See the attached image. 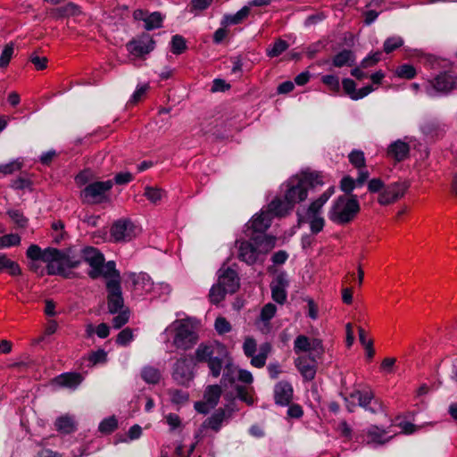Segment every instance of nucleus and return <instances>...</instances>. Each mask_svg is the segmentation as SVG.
Segmentation results:
<instances>
[{"mask_svg":"<svg viewBox=\"0 0 457 457\" xmlns=\"http://www.w3.org/2000/svg\"><path fill=\"white\" fill-rule=\"evenodd\" d=\"M328 201L317 198L309 204L303 216H320L321 208Z\"/></svg>","mask_w":457,"mask_h":457,"instance_id":"52","label":"nucleus"},{"mask_svg":"<svg viewBox=\"0 0 457 457\" xmlns=\"http://www.w3.org/2000/svg\"><path fill=\"white\" fill-rule=\"evenodd\" d=\"M262 252V254H267L276 247L277 237L266 233L251 234L249 241Z\"/></svg>","mask_w":457,"mask_h":457,"instance_id":"19","label":"nucleus"},{"mask_svg":"<svg viewBox=\"0 0 457 457\" xmlns=\"http://www.w3.org/2000/svg\"><path fill=\"white\" fill-rule=\"evenodd\" d=\"M106 303L110 314L115 315L124 310L121 284L118 280H106Z\"/></svg>","mask_w":457,"mask_h":457,"instance_id":"9","label":"nucleus"},{"mask_svg":"<svg viewBox=\"0 0 457 457\" xmlns=\"http://www.w3.org/2000/svg\"><path fill=\"white\" fill-rule=\"evenodd\" d=\"M170 46L173 54L180 55L187 50L186 38L180 35H174L170 41Z\"/></svg>","mask_w":457,"mask_h":457,"instance_id":"40","label":"nucleus"},{"mask_svg":"<svg viewBox=\"0 0 457 457\" xmlns=\"http://www.w3.org/2000/svg\"><path fill=\"white\" fill-rule=\"evenodd\" d=\"M320 80L324 85L328 86L333 93L337 94L340 91V82L336 75H323Z\"/></svg>","mask_w":457,"mask_h":457,"instance_id":"54","label":"nucleus"},{"mask_svg":"<svg viewBox=\"0 0 457 457\" xmlns=\"http://www.w3.org/2000/svg\"><path fill=\"white\" fill-rule=\"evenodd\" d=\"M233 411L231 408L228 405V411L225 409L220 408L216 410L209 418H207L202 427L209 428L214 432H218L220 430L221 423L225 420L226 417H229L230 413Z\"/></svg>","mask_w":457,"mask_h":457,"instance_id":"22","label":"nucleus"},{"mask_svg":"<svg viewBox=\"0 0 457 457\" xmlns=\"http://www.w3.org/2000/svg\"><path fill=\"white\" fill-rule=\"evenodd\" d=\"M82 259L93 268L92 270L87 272V276L93 279L98 278L101 276V267L105 262L101 251L95 246H87L82 249Z\"/></svg>","mask_w":457,"mask_h":457,"instance_id":"12","label":"nucleus"},{"mask_svg":"<svg viewBox=\"0 0 457 457\" xmlns=\"http://www.w3.org/2000/svg\"><path fill=\"white\" fill-rule=\"evenodd\" d=\"M421 131L427 137H438L440 133V125L438 121L430 120L422 124Z\"/></svg>","mask_w":457,"mask_h":457,"instance_id":"49","label":"nucleus"},{"mask_svg":"<svg viewBox=\"0 0 457 457\" xmlns=\"http://www.w3.org/2000/svg\"><path fill=\"white\" fill-rule=\"evenodd\" d=\"M221 386L212 385L208 386L204 391V400L210 405V408H215L220 399Z\"/></svg>","mask_w":457,"mask_h":457,"instance_id":"34","label":"nucleus"},{"mask_svg":"<svg viewBox=\"0 0 457 457\" xmlns=\"http://www.w3.org/2000/svg\"><path fill=\"white\" fill-rule=\"evenodd\" d=\"M101 276L109 278L106 281H118L121 284V279L120 278V271L115 267L114 261H109L103 264L101 267Z\"/></svg>","mask_w":457,"mask_h":457,"instance_id":"33","label":"nucleus"},{"mask_svg":"<svg viewBox=\"0 0 457 457\" xmlns=\"http://www.w3.org/2000/svg\"><path fill=\"white\" fill-rule=\"evenodd\" d=\"M168 395L172 403L181 405L189 401V394L187 391H182L178 388H169Z\"/></svg>","mask_w":457,"mask_h":457,"instance_id":"39","label":"nucleus"},{"mask_svg":"<svg viewBox=\"0 0 457 457\" xmlns=\"http://www.w3.org/2000/svg\"><path fill=\"white\" fill-rule=\"evenodd\" d=\"M361 212L360 202L357 195L337 196L332 201L330 210L328 212V218L339 226H345L355 220Z\"/></svg>","mask_w":457,"mask_h":457,"instance_id":"3","label":"nucleus"},{"mask_svg":"<svg viewBox=\"0 0 457 457\" xmlns=\"http://www.w3.org/2000/svg\"><path fill=\"white\" fill-rule=\"evenodd\" d=\"M54 427L58 432L65 435H70L76 431L74 420L68 415L59 416L54 421Z\"/></svg>","mask_w":457,"mask_h":457,"instance_id":"29","label":"nucleus"},{"mask_svg":"<svg viewBox=\"0 0 457 457\" xmlns=\"http://www.w3.org/2000/svg\"><path fill=\"white\" fill-rule=\"evenodd\" d=\"M348 162H350L353 168L360 170L361 168L365 167L364 153L361 150L354 149L348 154Z\"/></svg>","mask_w":457,"mask_h":457,"instance_id":"46","label":"nucleus"},{"mask_svg":"<svg viewBox=\"0 0 457 457\" xmlns=\"http://www.w3.org/2000/svg\"><path fill=\"white\" fill-rule=\"evenodd\" d=\"M227 294H229L226 287L213 285L209 292V300L213 304H218L225 299Z\"/></svg>","mask_w":457,"mask_h":457,"instance_id":"44","label":"nucleus"},{"mask_svg":"<svg viewBox=\"0 0 457 457\" xmlns=\"http://www.w3.org/2000/svg\"><path fill=\"white\" fill-rule=\"evenodd\" d=\"M5 270L12 277L22 275V270L18 262L7 257L6 253H0V272Z\"/></svg>","mask_w":457,"mask_h":457,"instance_id":"28","label":"nucleus"},{"mask_svg":"<svg viewBox=\"0 0 457 457\" xmlns=\"http://www.w3.org/2000/svg\"><path fill=\"white\" fill-rule=\"evenodd\" d=\"M217 349L224 350V345L217 343L213 345L212 343H202L197 345L195 350L194 355H188L189 360H193L194 365L200 363L208 364L210 374L213 378L220 376L222 365L224 361L220 354H215Z\"/></svg>","mask_w":457,"mask_h":457,"instance_id":"4","label":"nucleus"},{"mask_svg":"<svg viewBox=\"0 0 457 457\" xmlns=\"http://www.w3.org/2000/svg\"><path fill=\"white\" fill-rule=\"evenodd\" d=\"M272 216L281 217L277 215L271 211L268 210V212H262L260 215L253 217L250 220L249 228L252 229V234L264 233L266 229L270 226V219Z\"/></svg>","mask_w":457,"mask_h":457,"instance_id":"20","label":"nucleus"},{"mask_svg":"<svg viewBox=\"0 0 457 457\" xmlns=\"http://www.w3.org/2000/svg\"><path fill=\"white\" fill-rule=\"evenodd\" d=\"M230 88V85L225 79L216 78L212 80V92H225Z\"/></svg>","mask_w":457,"mask_h":457,"instance_id":"62","label":"nucleus"},{"mask_svg":"<svg viewBox=\"0 0 457 457\" xmlns=\"http://www.w3.org/2000/svg\"><path fill=\"white\" fill-rule=\"evenodd\" d=\"M146 199H148L149 202L155 204L159 203L163 195V191L161 188L154 187L150 186H146L145 188V195Z\"/></svg>","mask_w":457,"mask_h":457,"instance_id":"48","label":"nucleus"},{"mask_svg":"<svg viewBox=\"0 0 457 457\" xmlns=\"http://www.w3.org/2000/svg\"><path fill=\"white\" fill-rule=\"evenodd\" d=\"M50 14L51 17L55 20H62L64 18L78 17L82 14V11L79 4L69 2L65 5L52 9Z\"/></svg>","mask_w":457,"mask_h":457,"instance_id":"21","label":"nucleus"},{"mask_svg":"<svg viewBox=\"0 0 457 457\" xmlns=\"http://www.w3.org/2000/svg\"><path fill=\"white\" fill-rule=\"evenodd\" d=\"M193 360L188 355L182 354L174 361L172 367V379L180 386L188 387L190 381L194 379Z\"/></svg>","mask_w":457,"mask_h":457,"instance_id":"8","label":"nucleus"},{"mask_svg":"<svg viewBox=\"0 0 457 457\" xmlns=\"http://www.w3.org/2000/svg\"><path fill=\"white\" fill-rule=\"evenodd\" d=\"M250 13V7L244 6L240 9V11L237 12L233 14H225L223 20H221V25L229 26V25H237L241 24L245 19L248 17Z\"/></svg>","mask_w":457,"mask_h":457,"instance_id":"30","label":"nucleus"},{"mask_svg":"<svg viewBox=\"0 0 457 457\" xmlns=\"http://www.w3.org/2000/svg\"><path fill=\"white\" fill-rule=\"evenodd\" d=\"M243 349L245 356L253 357V355L256 353L257 349L256 340L250 337L245 338Z\"/></svg>","mask_w":457,"mask_h":457,"instance_id":"58","label":"nucleus"},{"mask_svg":"<svg viewBox=\"0 0 457 457\" xmlns=\"http://www.w3.org/2000/svg\"><path fill=\"white\" fill-rule=\"evenodd\" d=\"M6 214L17 228H26L28 225V219L23 215L21 210L9 209L7 210Z\"/></svg>","mask_w":457,"mask_h":457,"instance_id":"42","label":"nucleus"},{"mask_svg":"<svg viewBox=\"0 0 457 457\" xmlns=\"http://www.w3.org/2000/svg\"><path fill=\"white\" fill-rule=\"evenodd\" d=\"M277 307L272 303H268L261 310L262 321H270L276 315Z\"/></svg>","mask_w":457,"mask_h":457,"instance_id":"56","label":"nucleus"},{"mask_svg":"<svg viewBox=\"0 0 457 457\" xmlns=\"http://www.w3.org/2000/svg\"><path fill=\"white\" fill-rule=\"evenodd\" d=\"M155 41L154 37L146 32H143L141 36L133 37L132 40L126 44V49L129 54L142 57L154 51Z\"/></svg>","mask_w":457,"mask_h":457,"instance_id":"11","label":"nucleus"},{"mask_svg":"<svg viewBox=\"0 0 457 457\" xmlns=\"http://www.w3.org/2000/svg\"><path fill=\"white\" fill-rule=\"evenodd\" d=\"M408 189L406 182H392L384 189L379 191L378 204L380 205H389L399 200L404 195V192Z\"/></svg>","mask_w":457,"mask_h":457,"instance_id":"13","label":"nucleus"},{"mask_svg":"<svg viewBox=\"0 0 457 457\" xmlns=\"http://www.w3.org/2000/svg\"><path fill=\"white\" fill-rule=\"evenodd\" d=\"M372 85L369 84L367 86L362 87L360 89H356L354 93H353L351 96V100L358 101L363 99L368 96V95L371 94L373 91Z\"/></svg>","mask_w":457,"mask_h":457,"instance_id":"61","label":"nucleus"},{"mask_svg":"<svg viewBox=\"0 0 457 457\" xmlns=\"http://www.w3.org/2000/svg\"><path fill=\"white\" fill-rule=\"evenodd\" d=\"M13 54L14 43L11 41L4 46L2 54H0V70L6 69L8 67Z\"/></svg>","mask_w":457,"mask_h":457,"instance_id":"38","label":"nucleus"},{"mask_svg":"<svg viewBox=\"0 0 457 457\" xmlns=\"http://www.w3.org/2000/svg\"><path fill=\"white\" fill-rule=\"evenodd\" d=\"M113 187L112 179L105 181L90 182L81 191V197L86 203L91 204H101L110 202L108 192Z\"/></svg>","mask_w":457,"mask_h":457,"instance_id":"6","label":"nucleus"},{"mask_svg":"<svg viewBox=\"0 0 457 457\" xmlns=\"http://www.w3.org/2000/svg\"><path fill=\"white\" fill-rule=\"evenodd\" d=\"M324 181L321 174L318 171L302 170L299 173L289 177L285 182L284 201L275 197L270 202L268 208L280 217H285L296 204H299L308 197V192L315 190L317 187H322Z\"/></svg>","mask_w":457,"mask_h":457,"instance_id":"1","label":"nucleus"},{"mask_svg":"<svg viewBox=\"0 0 457 457\" xmlns=\"http://www.w3.org/2000/svg\"><path fill=\"white\" fill-rule=\"evenodd\" d=\"M21 169L20 162L13 161L7 164H0V175L6 176Z\"/></svg>","mask_w":457,"mask_h":457,"instance_id":"64","label":"nucleus"},{"mask_svg":"<svg viewBox=\"0 0 457 457\" xmlns=\"http://www.w3.org/2000/svg\"><path fill=\"white\" fill-rule=\"evenodd\" d=\"M355 54L350 49H344L336 54L332 58V65L335 68L352 67L355 63Z\"/></svg>","mask_w":457,"mask_h":457,"instance_id":"26","label":"nucleus"},{"mask_svg":"<svg viewBox=\"0 0 457 457\" xmlns=\"http://www.w3.org/2000/svg\"><path fill=\"white\" fill-rule=\"evenodd\" d=\"M386 187V186L380 178H375L368 181V191L372 194L378 193Z\"/></svg>","mask_w":457,"mask_h":457,"instance_id":"60","label":"nucleus"},{"mask_svg":"<svg viewBox=\"0 0 457 457\" xmlns=\"http://www.w3.org/2000/svg\"><path fill=\"white\" fill-rule=\"evenodd\" d=\"M395 74L400 79H412L416 76V69L411 64L403 63L396 68Z\"/></svg>","mask_w":457,"mask_h":457,"instance_id":"47","label":"nucleus"},{"mask_svg":"<svg viewBox=\"0 0 457 457\" xmlns=\"http://www.w3.org/2000/svg\"><path fill=\"white\" fill-rule=\"evenodd\" d=\"M214 329H216L218 334L225 335L231 330V327L226 318L218 317L216 320H214Z\"/></svg>","mask_w":457,"mask_h":457,"instance_id":"57","label":"nucleus"},{"mask_svg":"<svg viewBox=\"0 0 457 457\" xmlns=\"http://www.w3.org/2000/svg\"><path fill=\"white\" fill-rule=\"evenodd\" d=\"M135 229L137 226L130 220H118L111 226L110 233L114 242H129L135 237Z\"/></svg>","mask_w":457,"mask_h":457,"instance_id":"14","label":"nucleus"},{"mask_svg":"<svg viewBox=\"0 0 457 457\" xmlns=\"http://www.w3.org/2000/svg\"><path fill=\"white\" fill-rule=\"evenodd\" d=\"M116 314L117 315L112 318V327L114 329H119L129 321L130 312L129 309L126 308L124 311L119 312Z\"/></svg>","mask_w":457,"mask_h":457,"instance_id":"51","label":"nucleus"},{"mask_svg":"<svg viewBox=\"0 0 457 457\" xmlns=\"http://www.w3.org/2000/svg\"><path fill=\"white\" fill-rule=\"evenodd\" d=\"M293 395V386L289 381L280 380L273 387V400L281 407H286L292 403Z\"/></svg>","mask_w":457,"mask_h":457,"instance_id":"17","label":"nucleus"},{"mask_svg":"<svg viewBox=\"0 0 457 457\" xmlns=\"http://www.w3.org/2000/svg\"><path fill=\"white\" fill-rule=\"evenodd\" d=\"M26 257L30 261H40L46 263L47 276H60L64 278H71V272L66 269L74 270L81 264L80 260L71 256V248L61 250L55 247L47 246L40 248L38 245L31 244L26 250Z\"/></svg>","mask_w":457,"mask_h":457,"instance_id":"2","label":"nucleus"},{"mask_svg":"<svg viewBox=\"0 0 457 457\" xmlns=\"http://www.w3.org/2000/svg\"><path fill=\"white\" fill-rule=\"evenodd\" d=\"M386 433L387 431L386 429L380 428L376 425H371L367 430V436L369 441L377 445H383L391 439V436L386 439L383 438L386 436Z\"/></svg>","mask_w":457,"mask_h":457,"instance_id":"32","label":"nucleus"},{"mask_svg":"<svg viewBox=\"0 0 457 457\" xmlns=\"http://www.w3.org/2000/svg\"><path fill=\"white\" fill-rule=\"evenodd\" d=\"M133 330L129 328H125L118 333L116 344L119 346H127L133 340Z\"/></svg>","mask_w":457,"mask_h":457,"instance_id":"53","label":"nucleus"},{"mask_svg":"<svg viewBox=\"0 0 457 457\" xmlns=\"http://www.w3.org/2000/svg\"><path fill=\"white\" fill-rule=\"evenodd\" d=\"M295 365L304 382L315 379L318 364L307 363L304 360H295Z\"/></svg>","mask_w":457,"mask_h":457,"instance_id":"27","label":"nucleus"},{"mask_svg":"<svg viewBox=\"0 0 457 457\" xmlns=\"http://www.w3.org/2000/svg\"><path fill=\"white\" fill-rule=\"evenodd\" d=\"M216 285L226 288L229 294H235L240 288V278L236 270L228 268L218 276Z\"/></svg>","mask_w":457,"mask_h":457,"instance_id":"18","label":"nucleus"},{"mask_svg":"<svg viewBox=\"0 0 457 457\" xmlns=\"http://www.w3.org/2000/svg\"><path fill=\"white\" fill-rule=\"evenodd\" d=\"M359 187H361L355 183L353 179L351 176L346 175L340 179L339 189L340 191L344 192V194L340 195L339 196L351 197V195H357L356 194L353 193V191Z\"/></svg>","mask_w":457,"mask_h":457,"instance_id":"36","label":"nucleus"},{"mask_svg":"<svg viewBox=\"0 0 457 457\" xmlns=\"http://www.w3.org/2000/svg\"><path fill=\"white\" fill-rule=\"evenodd\" d=\"M159 370L154 367H145L141 370L142 380L148 384L156 385L160 380Z\"/></svg>","mask_w":457,"mask_h":457,"instance_id":"37","label":"nucleus"},{"mask_svg":"<svg viewBox=\"0 0 457 457\" xmlns=\"http://www.w3.org/2000/svg\"><path fill=\"white\" fill-rule=\"evenodd\" d=\"M297 223H309L311 227V232L312 235H317L324 229L325 220L321 216H303L300 210L296 212Z\"/></svg>","mask_w":457,"mask_h":457,"instance_id":"24","label":"nucleus"},{"mask_svg":"<svg viewBox=\"0 0 457 457\" xmlns=\"http://www.w3.org/2000/svg\"><path fill=\"white\" fill-rule=\"evenodd\" d=\"M403 45V37L399 36H393L386 39L383 44V51L385 54H389Z\"/></svg>","mask_w":457,"mask_h":457,"instance_id":"43","label":"nucleus"},{"mask_svg":"<svg viewBox=\"0 0 457 457\" xmlns=\"http://www.w3.org/2000/svg\"><path fill=\"white\" fill-rule=\"evenodd\" d=\"M237 244L239 245V250H237V259L245 262L249 266L255 264L260 259V256L264 255L250 241L237 240Z\"/></svg>","mask_w":457,"mask_h":457,"instance_id":"16","label":"nucleus"},{"mask_svg":"<svg viewBox=\"0 0 457 457\" xmlns=\"http://www.w3.org/2000/svg\"><path fill=\"white\" fill-rule=\"evenodd\" d=\"M29 62L34 64V67L37 71H44L46 69L47 58L46 56H39L35 53L30 54Z\"/></svg>","mask_w":457,"mask_h":457,"instance_id":"59","label":"nucleus"},{"mask_svg":"<svg viewBox=\"0 0 457 457\" xmlns=\"http://www.w3.org/2000/svg\"><path fill=\"white\" fill-rule=\"evenodd\" d=\"M311 343L312 340L309 339L308 337L304 335H299L295 340V347H293V350H295V354H300L301 353H309Z\"/></svg>","mask_w":457,"mask_h":457,"instance_id":"45","label":"nucleus"},{"mask_svg":"<svg viewBox=\"0 0 457 457\" xmlns=\"http://www.w3.org/2000/svg\"><path fill=\"white\" fill-rule=\"evenodd\" d=\"M21 237L18 234H7L0 237V249L19 245Z\"/></svg>","mask_w":457,"mask_h":457,"instance_id":"50","label":"nucleus"},{"mask_svg":"<svg viewBox=\"0 0 457 457\" xmlns=\"http://www.w3.org/2000/svg\"><path fill=\"white\" fill-rule=\"evenodd\" d=\"M54 381L62 387L76 389L81 385L83 376L81 373L66 372L55 377Z\"/></svg>","mask_w":457,"mask_h":457,"instance_id":"23","label":"nucleus"},{"mask_svg":"<svg viewBox=\"0 0 457 457\" xmlns=\"http://www.w3.org/2000/svg\"><path fill=\"white\" fill-rule=\"evenodd\" d=\"M164 18L165 16L157 11L146 15L145 21H143L145 29L150 31L162 28Z\"/></svg>","mask_w":457,"mask_h":457,"instance_id":"35","label":"nucleus"},{"mask_svg":"<svg viewBox=\"0 0 457 457\" xmlns=\"http://www.w3.org/2000/svg\"><path fill=\"white\" fill-rule=\"evenodd\" d=\"M288 47L289 44L283 38L278 37L275 42H273V44L269 45V46L266 47L265 54L270 58L279 57L282 53L288 49Z\"/></svg>","mask_w":457,"mask_h":457,"instance_id":"31","label":"nucleus"},{"mask_svg":"<svg viewBox=\"0 0 457 457\" xmlns=\"http://www.w3.org/2000/svg\"><path fill=\"white\" fill-rule=\"evenodd\" d=\"M198 342V334L188 323L180 320L174 327V335L172 344L175 348L182 351H188Z\"/></svg>","mask_w":457,"mask_h":457,"instance_id":"7","label":"nucleus"},{"mask_svg":"<svg viewBox=\"0 0 457 457\" xmlns=\"http://www.w3.org/2000/svg\"><path fill=\"white\" fill-rule=\"evenodd\" d=\"M118 428V420L115 416H110L103 420L98 425V431L104 435H110Z\"/></svg>","mask_w":457,"mask_h":457,"instance_id":"41","label":"nucleus"},{"mask_svg":"<svg viewBox=\"0 0 457 457\" xmlns=\"http://www.w3.org/2000/svg\"><path fill=\"white\" fill-rule=\"evenodd\" d=\"M289 287L288 275L286 271H279L278 275L270 284L271 297L275 303L284 304L287 300V288Z\"/></svg>","mask_w":457,"mask_h":457,"instance_id":"15","label":"nucleus"},{"mask_svg":"<svg viewBox=\"0 0 457 457\" xmlns=\"http://www.w3.org/2000/svg\"><path fill=\"white\" fill-rule=\"evenodd\" d=\"M339 395L343 398L347 411L350 412H353L356 406L361 407L372 413H377L380 409V403L374 399L371 390L355 388L348 395L345 392L340 391Z\"/></svg>","mask_w":457,"mask_h":457,"instance_id":"5","label":"nucleus"},{"mask_svg":"<svg viewBox=\"0 0 457 457\" xmlns=\"http://www.w3.org/2000/svg\"><path fill=\"white\" fill-rule=\"evenodd\" d=\"M430 87L428 94L434 96L436 94H447L455 88L456 78L449 71H440L434 79L428 81Z\"/></svg>","mask_w":457,"mask_h":457,"instance_id":"10","label":"nucleus"},{"mask_svg":"<svg viewBox=\"0 0 457 457\" xmlns=\"http://www.w3.org/2000/svg\"><path fill=\"white\" fill-rule=\"evenodd\" d=\"M409 151L410 147L408 144L400 139L391 143L387 148L388 155L392 156V158L398 162L406 160L409 155Z\"/></svg>","mask_w":457,"mask_h":457,"instance_id":"25","label":"nucleus"},{"mask_svg":"<svg viewBox=\"0 0 457 457\" xmlns=\"http://www.w3.org/2000/svg\"><path fill=\"white\" fill-rule=\"evenodd\" d=\"M133 179H134L133 174H131L130 172H129V171L120 172V173L114 175L112 182L119 186H122V185L129 184V182H131L133 180Z\"/></svg>","mask_w":457,"mask_h":457,"instance_id":"63","label":"nucleus"},{"mask_svg":"<svg viewBox=\"0 0 457 457\" xmlns=\"http://www.w3.org/2000/svg\"><path fill=\"white\" fill-rule=\"evenodd\" d=\"M89 361L93 365L104 364L107 361V353L102 348L96 352H91L89 355Z\"/></svg>","mask_w":457,"mask_h":457,"instance_id":"55","label":"nucleus"}]
</instances>
